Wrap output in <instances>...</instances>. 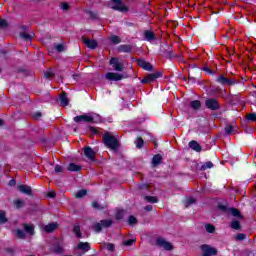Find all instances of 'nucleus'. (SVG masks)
Listing matches in <instances>:
<instances>
[{
    "label": "nucleus",
    "mask_w": 256,
    "mask_h": 256,
    "mask_svg": "<svg viewBox=\"0 0 256 256\" xmlns=\"http://www.w3.org/2000/svg\"><path fill=\"white\" fill-rule=\"evenodd\" d=\"M111 9L114 11H119L120 13H127L129 11V7L123 3V0H110Z\"/></svg>",
    "instance_id": "nucleus-2"
},
{
    "label": "nucleus",
    "mask_w": 256,
    "mask_h": 256,
    "mask_svg": "<svg viewBox=\"0 0 256 256\" xmlns=\"http://www.w3.org/2000/svg\"><path fill=\"white\" fill-rule=\"evenodd\" d=\"M62 11H69V3L64 2L61 4Z\"/></svg>",
    "instance_id": "nucleus-52"
},
{
    "label": "nucleus",
    "mask_w": 256,
    "mask_h": 256,
    "mask_svg": "<svg viewBox=\"0 0 256 256\" xmlns=\"http://www.w3.org/2000/svg\"><path fill=\"white\" fill-rule=\"evenodd\" d=\"M213 167H214L213 162L208 161V162L204 163V164L201 166L200 170H201V171H207V169H213Z\"/></svg>",
    "instance_id": "nucleus-29"
},
{
    "label": "nucleus",
    "mask_w": 256,
    "mask_h": 256,
    "mask_svg": "<svg viewBox=\"0 0 256 256\" xmlns=\"http://www.w3.org/2000/svg\"><path fill=\"white\" fill-rule=\"evenodd\" d=\"M7 20L5 19H0V29H5L7 27Z\"/></svg>",
    "instance_id": "nucleus-51"
},
{
    "label": "nucleus",
    "mask_w": 256,
    "mask_h": 256,
    "mask_svg": "<svg viewBox=\"0 0 256 256\" xmlns=\"http://www.w3.org/2000/svg\"><path fill=\"white\" fill-rule=\"evenodd\" d=\"M86 14L90 17V19H98V14L91 10H87Z\"/></svg>",
    "instance_id": "nucleus-39"
},
{
    "label": "nucleus",
    "mask_w": 256,
    "mask_h": 256,
    "mask_svg": "<svg viewBox=\"0 0 256 256\" xmlns=\"http://www.w3.org/2000/svg\"><path fill=\"white\" fill-rule=\"evenodd\" d=\"M145 211H153V206L152 205H147L145 206Z\"/></svg>",
    "instance_id": "nucleus-59"
},
{
    "label": "nucleus",
    "mask_w": 256,
    "mask_h": 256,
    "mask_svg": "<svg viewBox=\"0 0 256 256\" xmlns=\"http://www.w3.org/2000/svg\"><path fill=\"white\" fill-rule=\"evenodd\" d=\"M82 41H83L84 45H86V47H88V49H97L98 43L96 40L82 37Z\"/></svg>",
    "instance_id": "nucleus-13"
},
{
    "label": "nucleus",
    "mask_w": 256,
    "mask_h": 256,
    "mask_svg": "<svg viewBox=\"0 0 256 256\" xmlns=\"http://www.w3.org/2000/svg\"><path fill=\"white\" fill-rule=\"evenodd\" d=\"M18 191H20V193H24V195H33V190L31 189V186H27L25 184L19 185Z\"/></svg>",
    "instance_id": "nucleus-14"
},
{
    "label": "nucleus",
    "mask_w": 256,
    "mask_h": 256,
    "mask_svg": "<svg viewBox=\"0 0 256 256\" xmlns=\"http://www.w3.org/2000/svg\"><path fill=\"white\" fill-rule=\"evenodd\" d=\"M144 37L146 39V41H155V33L149 31V30H146L144 32Z\"/></svg>",
    "instance_id": "nucleus-24"
},
{
    "label": "nucleus",
    "mask_w": 256,
    "mask_h": 256,
    "mask_svg": "<svg viewBox=\"0 0 256 256\" xmlns=\"http://www.w3.org/2000/svg\"><path fill=\"white\" fill-rule=\"evenodd\" d=\"M84 155L90 161H95V151H93L91 147L84 148Z\"/></svg>",
    "instance_id": "nucleus-15"
},
{
    "label": "nucleus",
    "mask_w": 256,
    "mask_h": 256,
    "mask_svg": "<svg viewBox=\"0 0 256 256\" xmlns=\"http://www.w3.org/2000/svg\"><path fill=\"white\" fill-rule=\"evenodd\" d=\"M103 143L108 149H111L112 151H117L119 149V140L110 132H105L103 135Z\"/></svg>",
    "instance_id": "nucleus-1"
},
{
    "label": "nucleus",
    "mask_w": 256,
    "mask_h": 256,
    "mask_svg": "<svg viewBox=\"0 0 256 256\" xmlns=\"http://www.w3.org/2000/svg\"><path fill=\"white\" fill-rule=\"evenodd\" d=\"M23 227L26 233H28L29 235L35 234V227H33V225L24 224Z\"/></svg>",
    "instance_id": "nucleus-25"
},
{
    "label": "nucleus",
    "mask_w": 256,
    "mask_h": 256,
    "mask_svg": "<svg viewBox=\"0 0 256 256\" xmlns=\"http://www.w3.org/2000/svg\"><path fill=\"white\" fill-rule=\"evenodd\" d=\"M201 250L203 251L202 256L217 255V249H215L207 244L202 245Z\"/></svg>",
    "instance_id": "nucleus-10"
},
{
    "label": "nucleus",
    "mask_w": 256,
    "mask_h": 256,
    "mask_svg": "<svg viewBox=\"0 0 256 256\" xmlns=\"http://www.w3.org/2000/svg\"><path fill=\"white\" fill-rule=\"evenodd\" d=\"M128 223L129 225H135V223H137V218H135V216H130L128 218Z\"/></svg>",
    "instance_id": "nucleus-48"
},
{
    "label": "nucleus",
    "mask_w": 256,
    "mask_h": 256,
    "mask_svg": "<svg viewBox=\"0 0 256 256\" xmlns=\"http://www.w3.org/2000/svg\"><path fill=\"white\" fill-rule=\"evenodd\" d=\"M15 183H16L15 180H13V179L10 180V181H9L10 187H15Z\"/></svg>",
    "instance_id": "nucleus-60"
},
{
    "label": "nucleus",
    "mask_w": 256,
    "mask_h": 256,
    "mask_svg": "<svg viewBox=\"0 0 256 256\" xmlns=\"http://www.w3.org/2000/svg\"><path fill=\"white\" fill-rule=\"evenodd\" d=\"M85 195H87V190H79L75 194V197H76V199H81V197H85Z\"/></svg>",
    "instance_id": "nucleus-37"
},
{
    "label": "nucleus",
    "mask_w": 256,
    "mask_h": 256,
    "mask_svg": "<svg viewBox=\"0 0 256 256\" xmlns=\"http://www.w3.org/2000/svg\"><path fill=\"white\" fill-rule=\"evenodd\" d=\"M144 145V141H143V138H138L137 141H136V147L138 149H141Z\"/></svg>",
    "instance_id": "nucleus-44"
},
{
    "label": "nucleus",
    "mask_w": 256,
    "mask_h": 256,
    "mask_svg": "<svg viewBox=\"0 0 256 256\" xmlns=\"http://www.w3.org/2000/svg\"><path fill=\"white\" fill-rule=\"evenodd\" d=\"M247 236L243 233H239L238 235H236V241H243L245 240Z\"/></svg>",
    "instance_id": "nucleus-49"
},
{
    "label": "nucleus",
    "mask_w": 256,
    "mask_h": 256,
    "mask_svg": "<svg viewBox=\"0 0 256 256\" xmlns=\"http://www.w3.org/2000/svg\"><path fill=\"white\" fill-rule=\"evenodd\" d=\"M156 244L159 247H163V249H165L166 251H171L173 249V245H171L170 242L165 241V239H163V238H159L156 241Z\"/></svg>",
    "instance_id": "nucleus-12"
},
{
    "label": "nucleus",
    "mask_w": 256,
    "mask_h": 256,
    "mask_svg": "<svg viewBox=\"0 0 256 256\" xmlns=\"http://www.w3.org/2000/svg\"><path fill=\"white\" fill-rule=\"evenodd\" d=\"M72 231L76 235L77 239H81L83 237V234L81 233V226H79V224H75Z\"/></svg>",
    "instance_id": "nucleus-22"
},
{
    "label": "nucleus",
    "mask_w": 256,
    "mask_h": 256,
    "mask_svg": "<svg viewBox=\"0 0 256 256\" xmlns=\"http://www.w3.org/2000/svg\"><path fill=\"white\" fill-rule=\"evenodd\" d=\"M246 118L248 119V121L255 122L256 121V114L255 113L248 114L246 116Z\"/></svg>",
    "instance_id": "nucleus-46"
},
{
    "label": "nucleus",
    "mask_w": 256,
    "mask_h": 256,
    "mask_svg": "<svg viewBox=\"0 0 256 256\" xmlns=\"http://www.w3.org/2000/svg\"><path fill=\"white\" fill-rule=\"evenodd\" d=\"M74 121L75 123H93V121H95V117H93V115L91 114H83V115H79L74 117Z\"/></svg>",
    "instance_id": "nucleus-6"
},
{
    "label": "nucleus",
    "mask_w": 256,
    "mask_h": 256,
    "mask_svg": "<svg viewBox=\"0 0 256 256\" xmlns=\"http://www.w3.org/2000/svg\"><path fill=\"white\" fill-rule=\"evenodd\" d=\"M132 49H133V47H131V45H120L118 47V51L120 53H131Z\"/></svg>",
    "instance_id": "nucleus-23"
},
{
    "label": "nucleus",
    "mask_w": 256,
    "mask_h": 256,
    "mask_svg": "<svg viewBox=\"0 0 256 256\" xmlns=\"http://www.w3.org/2000/svg\"><path fill=\"white\" fill-rule=\"evenodd\" d=\"M159 77H163V74L161 72L148 74L144 77V79H142L141 83H153V81L159 79Z\"/></svg>",
    "instance_id": "nucleus-9"
},
{
    "label": "nucleus",
    "mask_w": 256,
    "mask_h": 256,
    "mask_svg": "<svg viewBox=\"0 0 256 256\" xmlns=\"http://www.w3.org/2000/svg\"><path fill=\"white\" fill-rule=\"evenodd\" d=\"M194 203H195V198L191 197L186 200L185 207H191V205H194Z\"/></svg>",
    "instance_id": "nucleus-41"
},
{
    "label": "nucleus",
    "mask_w": 256,
    "mask_h": 256,
    "mask_svg": "<svg viewBox=\"0 0 256 256\" xmlns=\"http://www.w3.org/2000/svg\"><path fill=\"white\" fill-rule=\"evenodd\" d=\"M56 229H59V224L57 223H51L44 227L45 233H53V231H56Z\"/></svg>",
    "instance_id": "nucleus-19"
},
{
    "label": "nucleus",
    "mask_w": 256,
    "mask_h": 256,
    "mask_svg": "<svg viewBox=\"0 0 256 256\" xmlns=\"http://www.w3.org/2000/svg\"><path fill=\"white\" fill-rule=\"evenodd\" d=\"M106 249H107L108 251H115V244H113V243H107V244H106Z\"/></svg>",
    "instance_id": "nucleus-50"
},
{
    "label": "nucleus",
    "mask_w": 256,
    "mask_h": 256,
    "mask_svg": "<svg viewBox=\"0 0 256 256\" xmlns=\"http://www.w3.org/2000/svg\"><path fill=\"white\" fill-rule=\"evenodd\" d=\"M78 250L82 251L83 253H87V251H91V245L89 242H79L78 243Z\"/></svg>",
    "instance_id": "nucleus-17"
},
{
    "label": "nucleus",
    "mask_w": 256,
    "mask_h": 256,
    "mask_svg": "<svg viewBox=\"0 0 256 256\" xmlns=\"http://www.w3.org/2000/svg\"><path fill=\"white\" fill-rule=\"evenodd\" d=\"M60 104L62 107H67L69 105V98H67V93L63 92L60 96Z\"/></svg>",
    "instance_id": "nucleus-21"
},
{
    "label": "nucleus",
    "mask_w": 256,
    "mask_h": 256,
    "mask_svg": "<svg viewBox=\"0 0 256 256\" xmlns=\"http://www.w3.org/2000/svg\"><path fill=\"white\" fill-rule=\"evenodd\" d=\"M162 161H163V156H161V154L154 155L152 158L153 167H157L158 165H161Z\"/></svg>",
    "instance_id": "nucleus-20"
},
{
    "label": "nucleus",
    "mask_w": 256,
    "mask_h": 256,
    "mask_svg": "<svg viewBox=\"0 0 256 256\" xmlns=\"http://www.w3.org/2000/svg\"><path fill=\"white\" fill-rule=\"evenodd\" d=\"M13 205H14V207H16V209H21V208L25 207V201H23L21 199H16L13 201Z\"/></svg>",
    "instance_id": "nucleus-26"
},
{
    "label": "nucleus",
    "mask_w": 256,
    "mask_h": 256,
    "mask_svg": "<svg viewBox=\"0 0 256 256\" xmlns=\"http://www.w3.org/2000/svg\"><path fill=\"white\" fill-rule=\"evenodd\" d=\"M137 240L135 239H129V240H125L123 242V245H125L126 247H131V245H133Z\"/></svg>",
    "instance_id": "nucleus-42"
},
{
    "label": "nucleus",
    "mask_w": 256,
    "mask_h": 256,
    "mask_svg": "<svg viewBox=\"0 0 256 256\" xmlns=\"http://www.w3.org/2000/svg\"><path fill=\"white\" fill-rule=\"evenodd\" d=\"M68 171H81L82 167L80 165H77L75 163H70L68 165Z\"/></svg>",
    "instance_id": "nucleus-28"
},
{
    "label": "nucleus",
    "mask_w": 256,
    "mask_h": 256,
    "mask_svg": "<svg viewBox=\"0 0 256 256\" xmlns=\"http://www.w3.org/2000/svg\"><path fill=\"white\" fill-rule=\"evenodd\" d=\"M54 47L57 53H63V51H65V45L63 44H55Z\"/></svg>",
    "instance_id": "nucleus-36"
},
{
    "label": "nucleus",
    "mask_w": 256,
    "mask_h": 256,
    "mask_svg": "<svg viewBox=\"0 0 256 256\" xmlns=\"http://www.w3.org/2000/svg\"><path fill=\"white\" fill-rule=\"evenodd\" d=\"M205 229L207 233H215V226L213 224H206Z\"/></svg>",
    "instance_id": "nucleus-38"
},
{
    "label": "nucleus",
    "mask_w": 256,
    "mask_h": 256,
    "mask_svg": "<svg viewBox=\"0 0 256 256\" xmlns=\"http://www.w3.org/2000/svg\"><path fill=\"white\" fill-rule=\"evenodd\" d=\"M0 223H7V217L5 216V211L3 210L0 211Z\"/></svg>",
    "instance_id": "nucleus-40"
},
{
    "label": "nucleus",
    "mask_w": 256,
    "mask_h": 256,
    "mask_svg": "<svg viewBox=\"0 0 256 256\" xmlns=\"http://www.w3.org/2000/svg\"><path fill=\"white\" fill-rule=\"evenodd\" d=\"M1 125H3V120L0 119V127H1Z\"/></svg>",
    "instance_id": "nucleus-63"
},
{
    "label": "nucleus",
    "mask_w": 256,
    "mask_h": 256,
    "mask_svg": "<svg viewBox=\"0 0 256 256\" xmlns=\"http://www.w3.org/2000/svg\"><path fill=\"white\" fill-rule=\"evenodd\" d=\"M16 236L18 239H25V232L23 230H16Z\"/></svg>",
    "instance_id": "nucleus-43"
},
{
    "label": "nucleus",
    "mask_w": 256,
    "mask_h": 256,
    "mask_svg": "<svg viewBox=\"0 0 256 256\" xmlns=\"http://www.w3.org/2000/svg\"><path fill=\"white\" fill-rule=\"evenodd\" d=\"M20 37L24 39V41H32L33 35L27 33V32H21Z\"/></svg>",
    "instance_id": "nucleus-30"
},
{
    "label": "nucleus",
    "mask_w": 256,
    "mask_h": 256,
    "mask_svg": "<svg viewBox=\"0 0 256 256\" xmlns=\"http://www.w3.org/2000/svg\"><path fill=\"white\" fill-rule=\"evenodd\" d=\"M188 145L190 149H192L193 151H196V153H201L202 148L198 141L192 140L189 142Z\"/></svg>",
    "instance_id": "nucleus-18"
},
{
    "label": "nucleus",
    "mask_w": 256,
    "mask_h": 256,
    "mask_svg": "<svg viewBox=\"0 0 256 256\" xmlns=\"http://www.w3.org/2000/svg\"><path fill=\"white\" fill-rule=\"evenodd\" d=\"M92 207H93L94 209H101V208L99 207V202H97V201H95V202L92 203Z\"/></svg>",
    "instance_id": "nucleus-57"
},
{
    "label": "nucleus",
    "mask_w": 256,
    "mask_h": 256,
    "mask_svg": "<svg viewBox=\"0 0 256 256\" xmlns=\"http://www.w3.org/2000/svg\"><path fill=\"white\" fill-rule=\"evenodd\" d=\"M55 173H63V166L56 165L55 166Z\"/></svg>",
    "instance_id": "nucleus-53"
},
{
    "label": "nucleus",
    "mask_w": 256,
    "mask_h": 256,
    "mask_svg": "<svg viewBox=\"0 0 256 256\" xmlns=\"http://www.w3.org/2000/svg\"><path fill=\"white\" fill-rule=\"evenodd\" d=\"M22 29H27V26H22Z\"/></svg>",
    "instance_id": "nucleus-64"
},
{
    "label": "nucleus",
    "mask_w": 256,
    "mask_h": 256,
    "mask_svg": "<svg viewBox=\"0 0 256 256\" xmlns=\"http://www.w3.org/2000/svg\"><path fill=\"white\" fill-rule=\"evenodd\" d=\"M111 225H113V220H101L94 224V231L96 233H101L103 227H111Z\"/></svg>",
    "instance_id": "nucleus-7"
},
{
    "label": "nucleus",
    "mask_w": 256,
    "mask_h": 256,
    "mask_svg": "<svg viewBox=\"0 0 256 256\" xmlns=\"http://www.w3.org/2000/svg\"><path fill=\"white\" fill-rule=\"evenodd\" d=\"M224 133L226 135H233V133H235V126L233 125H227L225 128H224Z\"/></svg>",
    "instance_id": "nucleus-27"
},
{
    "label": "nucleus",
    "mask_w": 256,
    "mask_h": 256,
    "mask_svg": "<svg viewBox=\"0 0 256 256\" xmlns=\"http://www.w3.org/2000/svg\"><path fill=\"white\" fill-rule=\"evenodd\" d=\"M205 106L207 109H210V111H217L221 109V106L219 105V100L215 98H210L205 101Z\"/></svg>",
    "instance_id": "nucleus-4"
},
{
    "label": "nucleus",
    "mask_w": 256,
    "mask_h": 256,
    "mask_svg": "<svg viewBox=\"0 0 256 256\" xmlns=\"http://www.w3.org/2000/svg\"><path fill=\"white\" fill-rule=\"evenodd\" d=\"M57 194L55 193V191H50L48 192V197H51L53 199V197H55Z\"/></svg>",
    "instance_id": "nucleus-58"
},
{
    "label": "nucleus",
    "mask_w": 256,
    "mask_h": 256,
    "mask_svg": "<svg viewBox=\"0 0 256 256\" xmlns=\"http://www.w3.org/2000/svg\"><path fill=\"white\" fill-rule=\"evenodd\" d=\"M160 53H162V55H164V57L167 59H173V57H175V55H173V48L167 44L160 47Z\"/></svg>",
    "instance_id": "nucleus-8"
},
{
    "label": "nucleus",
    "mask_w": 256,
    "mask_h": 256,
    "mask_svg": "<svg viewBox=\"0 0 256 256\" xmlns=\"http://www.w3.org/2000/svg\"><path fill=\"white\" fill-rule=\"evenodd\" d=\"M216 82L219 83L220 85H237V83H239V80L233 78V77H226L225 75H220L218 76V78L216 79Z\"/></svg>",
    "instance_id": "nucleus-3"
},
{
    "label": "nucleus",
    "mask_w": 256,
    "mask_h": 256,
    "mask_svg": "<svg viewBox=\"0 0 256 256\" xmlns=\"http://www.w3.org/2000/svg\"><path fill=\"white\" fill-rule=\"evenodd\" d=\"M110 41L114 43V45H119V43H121V38L117 35H113L110 37Z\"/></svg>",
    "instance_id": "nucleus-34"
},
{
    "label": "nucleus",
    "mask_w": 256,
    "mask_h": 256,
    "mask_svg": "<svg viewBox=\"0 0 256 256\" xmlns=\"http://www.w3.org/2000/svg\"><path fill=\"white\" fill-rule=\"evenodd\" d=\"M110 65L113 67L114 71H123L125 69V64L119 58L113 57L110 59Z\"/></svg>",
    "instance_id": "nucleus-5"
},
{
    "label": "nucleus",
    "mask_w": 256,
    "mask_h": 256,
    "mask_svg": "<svg viewBox=\"0 0 256 256\" xmlns=\"http://www.w3.org/2000/svg\"><path fill=\"white\" fill-rule=\"evenodd\" d=\"M144 199L147 203H158L159 199L156 196H145Z\"/></svg>",
    "instance_id": "nucleus-33"
},
{
    "label": "nucleus",
    "mask_w": 256,
    "mask_h": 256,
    "mask_svg": "<svg viewBox=\"0 0 256 256\" xmlns=\"http://www.w3.org/2000/svg\"><path fill=\"white\" fill-rule=\"evenodd\" d=\"M106 79H108V81H121L122 79H125V76L115 72H108L106 74Z\"/></svg>",
    "instance_id": "nucleus-11"
},
{
    "label": "nucleus",
    "mask_w": 256,
    "mask_h": 256,
    "mask_svg": "<svg viewBox=\"0 0 256 256\" xmlns=\"http://www.w3.org/2000/svg\"><path fill=\"white\" fill-rule=\"evenodd\" d=\"M218 209H219L220 211H222V213H229V209H230V208H228V207L225 206V205H218Z\"/></svg>",
    "instance_id": "nucleus-45"
},
{
    "label": "nucleus",
    "mask_w": 256,
    "mask_h": 256,
    "mask_svg": "<svg viewBox=\"0 0 256 256\" xmlns=\"http://www.w3.org/2000/svg\"><path fill=\"white\" fill-rule=\"evenodd\" d=\"M228 213H231V215L233 217H239L240 219L242 218L241 212L239 210H237L236 208H229V212Z\"/></svg>",
    "instance_id": "nucleus-31"
},
{
    "label": "nucleus",
    "mask_w": 256,
    "mask_h": 256,
    "mask_svg": "<svg viewBox=\"0 0 256 256\" xmlns=\"http://www.w3.org/2000/svg\"><path fill=\"white\" fill-rule=\"evenodd\" d=\"M90 131H91L92 133H97V130L95 129V127H92V126H90Z\"/></svg>",
    "instance_id": "nucleus-62"
},
{
    "label": "nucleus",
    "mask_w": 256,
    "mask_h": 256,
    "mask_svg": "<svg viewBox=\"0 0 256 256\" xmlns=\"http://www.w3.org/2000/svg\"><path fill=\"white\" fill-rule=\"evenodd\" d=\"M138 65L145 71H153V65L145 60H138Z\"/></svg>",
    "instance_id": "nucleus-16"
},
{
    "label": "nucleus",
    "mask_w": 256,
    "mask_h": 256,
    "mask_svg": "<svg viewBox=\"0 0 256 256\" xmlns=\"http://www.w3.org/2000/svg\"><path fill=\"white\" fill-rule=\"evenodd\" d=\"M54 252H55V253H63V247H61V246H56L55 249H54Z\"/></svg>",
    "instance_id": "nucleus-55"
},
{
    "label": "nucleus",
    "mask_w": 256,
    "mask_h": 256,
    "mask_svg": "<svg viewBox=\"0 0 256 256\" xmlns=\"http://www.w3.org/2000/svg\"><path fill=\"white\" fill-rule=\"evenodd\" d=\"M42 116L41 112H36L33 114V119H39Z\"/></svg>",
    "instance_id": "nucleus-56"
},
{
    "label": "nucleus",
    "mask_w": 256,
    "mask_h": 256,
    "mask_svg": "<svg viewBox=\"0 0 256 256\" xmlns=\"http://www.w3.org/2000/svg\"><path fill=\"white\" fill-rule=\"evenodd\" d=\"M123 215H125V211L123 210L118 211L116 214V219L120 221V219H123Z\"/></svg>",
    "instance_id": "nucleus-47"
},
{
    "label": "nucleus",
    "mask_w": 256,
    "mask_h": 256,
    "mask_svg": "<svg viewBox=\"0 0 256 256\" xmlns=\"http://www.w3.org/2000/svg\"><path fill=\"white\" fill-rule=\"evenodd\" d=\"M44 77H45L46 79H49V78L53 77V72H51V71H46V72L44 73Z\"/></svg>",
    "instance_id": "nucleus-54"
},
{
    "label": "nucleus",
    "mask_w": 256,
    "mask_h": 256,
    "mask_svg": "<svg viewBox=\"0 0 256 256\" xmlns=\"http://www.w3.org/2000/svg\"><path fill=\"white\" fill-rule=\"evenodd\" d=\"M203 71H206V73H213L212 71H211V69H209L208 67H204L203 68Z\"/></svg>",
    "instance_id": "nucleus-61"
},
{
    "label": "nucleus",
    "mask_w": 256,
    "mask_h": 256,
    "mask_svg": "<svg viewBox=\"0 0 256 256\" xmlns=\"http://www.w3.org/2000/svg\"><path fill=\"white\" fill-rule=\"evenodd\" d=\"M230 227L232 229H235L236 231H239V229H241V224L239 223V221H232Z\"/></svg>",
    "instance_id": "nucleus-35"
},
{
    "label": "nucleus",
    "mask_w": 256,
    "mask_h": 256,
    "mask_svg": "<svg viewBox=\"0 0 256 256\" xmlns=\"http://www.w3.org/2000/svg\"><path fill=\"white\" fill-rule=\"evenodd\" d=\"M190 107H191L192 109H195V110L201 109V101H199V100H194V101H192V102L190 103Z\"/></svg>",
    "instance_id": "nucleus-32"
}]
</instances>
